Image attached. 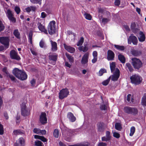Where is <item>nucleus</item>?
<instances>
[{"instance_id":"obj_10","label":"nucleus","mask_w":146,"mask_h":146,"mask_svg":"<svg viewBox=\"0 0 146 146\" xmlns=\"http://www.w3.org/2000/svg\"><path fill=\"white\" fill-rule=\"evenodd\" d=\"M10 56L11 59H14L17 61H19L21 59V58L18 54L17 52L14 50H12L10 51Z\"/></svg>"},{"instance_id":"obj_27","label":"nucleus","mask_w":146,"mask_h":146,"mask_svg":"<svg viewBox=\"0 0 146 146\" xmlns=\"http://www.w3.org/2000/svg\"><path fill=\"white\" fill-rule=\"evenodd\" d=\"M138 111L137 109L135 107H132L130 114L135 116L138 114Z\"/></svg>"},{"instance_id":"obj_28","label":"nucleus","mask_w":146,"mask_h":146,"mask_svg":"<svg viewBox=\"0 0 146 146\" xmlns=\"http://www.w3.org/2000/svg\"><path fill=\"white\" fill-rule=\"evenodd\" d=\"M34 137L35 139H40L43 142H46L47 141L46 139L43 136L35 135H34Z\"/></svg>"},{"instance_id":"obj_51","label":"nucleus","mask_w":146,"mask_h":146,"mask_svg":"<svg viewBox=\"0 0 146 146\" xmlns=\"http://www.w3.org/2000/svg\"><path fill=\"white\" fill-rule=\"evenodd\" d=\"M15 11L17 14H19L21 11V9L20 7L18 6H16L14 9Z\"/></svg>"},{"instance_id":"obj_14","label":"nucleus","mask_w":146,"mask_h":146,"mask_svg":"<svg viewBox=\"0 0 146 146\" xmlns=\"http://www.w3.org/2000/svg\"><path fill=\"white\" fill-rule=\"evenodd\" d=\"M37 25L40 31L44 32L45 34H48L47 30H46L45 29L44 24H42L41 23L38 22L37 24Z\"/></svg>"},{"instance_id":"obj_36","label":"nucleus","mask_w":146,"mask_h":146,"mask_svg":"<svg viewBox=\"0 0 146 146\" xmlns=\"http://www.w3.org/2000/svg\"><path fill=\"white\" fill-rule=\"evenodd\" d=\"M66 56L67 58L69 60V61L70 62L72 63L74 62V58L68 54L66 53Z\"/></svg>"},{"instance_id":"obj_60","label":"nucleus","mask_w":146,"mask_h":146,"mask_svg":"<svg viewBox=\"0 0 146 146\" xmlns=\"http://www.w3.org/2000/svg\"><path fill=\"white\" fill-rule=\"evenodd\" d=\"M123 27L125 29V30L127 31H130V29L128 26L127 25H124Z\"/></svg>"},{"instance_id":"obj_25","label":"nucleus","mask_w":146,"mask_h":146,"mask_svg":"<svg viewBox=\"0 0 146 146\" xmlns=\"http://www.w3.org/2000/svg\"><path fill=\"white\" fill-rule=\"evenodd\" d=\"M118 60L122 63H125V58L124 56L121 54H119L118 56Z\"/></svg>"},{"instance_id":"obj_58","label":"nucleus","mask_w":146,"mask_h":146,"mask_svg":"<svg viewBox=\"0 0 146 146\" xmlns=\"http://www.w3.org/2000/svg\"><path fill=\"white\" fill-rule=\"evenodd\" d=\"M2 71L6 74L7 75L9 74V73L7 70V68L6 67H4L3 68L2 70Z\"/></svg>"},{"instance_id":"obj_62","label":"nucleus","mask_w":146,"mask_h":146,"mask_svg":"<svg viewBox=\"0 0 146 146\" xmlns=\"http://www.w3.org/2000/svg\"><path fill=\"white\" fill-rule=\"evenodd\" d=\"M109 21V20L106 18H103L102 20V22L105 24Z\"/></svg>"},{"instance_id":"obj_2","label":"nucleus","mask_w":146,"mask_h":146,"mask_svg":"<svg viewBox=\"0 0 146 146\" xmlns=\"http://www.w3.org/2000/svg\"><path fill=\"white\" fill-rule=\"evenodd\" d=\"M27 103V101L26 100L22 101L20 105L21 114L24 117L27 116L30 114V111L26 105Z\"/></svg>"},{"instance_id":"obj_38","label":"nucleus","mask_w":146,"mask_h":146,"mask_svg":"<svg viewBox=\"0 0 146 146\" xmlns=\"http://www.w3.org/2000/svg\"><path fill=\"white\" fill-rule=\"evenodd\" d=\"M127 100L128 102L130 103L133 102H134V99L132 98L131 95L130 94L127 95Z\"/></svg>"},{"instance_id":"obj_8","label":"nucleus","mask_w":146,"mask_h":146,"mask_svg":"<svg viewBox=\"0 0 146 146\" xmlns=\"http://www.w3.org/2000/svg\"><path fill=\"white\" fill-rule=\"evenodd\" d=\"M10 39L8 37H0V43L4 45L6 49L8 48L9 46Z\"/></svg>"},{"instance_id":"obj_64","label":"nucleus","mask_w":146,"mask_h":146,"mask_svg":"<svg viewBox=\"0 0 146 146\" xmlns=\"http://www.w3.org/2000/svg\"><path fill=\"white\" fill-rule=\"evenodd\" d=\"M115 5L116 6H119L120 4L119 0H115L114 2Z\"/></svg>"},{"instance_id":"obj_39","label":"nucleus","mask_w":146,"mask_h":146,"mask_svg":"<svg viewBox=\"0 0 146 146\" xmlns=\"http://www.w3.org/2000/svg\"><path fill=\"white\" fill-rule=\"evenodd\" d=\"M115 129L119 131H120L122 127L121 126V124L119 123H117L115 124Z\"/></svg>"},{"instance_id":"obj_63","label":"nucleus","mask_w":146,"mask_h":146,"mask_svg":"<svg viewBox=\"0 0 146 146\" xmlns=\"http://www.w3.org/2000/svg\"><path fill=\"white\" fill-rule=\"evenodd\" d=\"M46 14L44 12H42L41 13V17L42 18H44L46 17Z\"/></svg>"},{"instance_id":"obj_43","label":"nucleus","mask_w":146,"mask_h":146,"mask_svg":"<svg viewBox=\"0 0 146 146\" xmlns=\"http://www.w3.org/2000/svg\"><path fill=\"white\" fill-rule=\"evenodd\" d=\"M106 70L104 68H102L99 71L98 76H101L103 75L104 73H106Z\"/></svg>"},{"instance_id":"obj_50","label":"nucleus","mask_w":146,"mask_h":146,"mask_svg":"<svg viewBox=\"0 0 146 146\" xmlns=\"http://www.w3.org/2000/svg\"><path fill=\"white\" fill-rule=\"evenodd\" d=\"M135 129L134 127H132L130 129V133L129 134V135L130 136H132L135 131Z\"/></svg>"},{"instance_id":"obj_20","label":"nucleus","mask_w":146,"mask_h":146,"mask_svg":"<svg viewBox=\"0 0 146 146\" xmlns=\"http://www.w3.org/2000/svg\"><path fill=\"white\" fill-rule=\"evenodd\" d=\"M33 131L35 133L39 135H45L46 133V131L45 130H41L39 129L36 128L34 129Z\"/></svg>"},{"instance_id":"obj_3","label":"nucleus","mask_w":146,"mask_h":146,"mask_svg":"<svg viewBox=\"0 0 146 146\" xmlns=\"http://www.w3.org/2000/svg\"><path fill=\"white\" fill-rule=\"evenodd\" d=\"M73 131L72 130L66 128L62 130L63 136L64 139L67 141L70 142L71 140V137L72 136Z\"/></svg>"},{"instance_id":"obj_21","label":"nucleus","mask_w":146,"mask_h":146,"mask_svg":"<svg viewBox=\"0 0 146 146\" xmlns=\"http://www.w3.org/2000/svg\"><path fill=\"white\" fill-rule=\"evenodd\" d=\"M125 68L127 71L130 72H132L134 71V69L131 64L129 63H127L125 65Z\"/></svg>"},{"instance_id":"obj_49","label":"nucleus","mask_w":146,"mask_h":146,"mask_svg":"<svg viewBox=\"0 0 146 146\" xmlns=\"http://www.w3.org/2000/svg\"><path fill=\"white\" fill-rule=\"evenodd\" d=\"M22 133L23 132L20 130H15L13 131V134L15 135H19Z\"/></svg>"},{"instance_id":"obj_18","label":"nucleus","mask_w":146,"mask_h":146,"mask_svg":"<svg viewBox=\"0 0 146 146\" xmlns=\"http://www.w3.org/2000/svg\"><path fill=\"white\" fill-rule=\"evenodd\" d=\"M47 118L46 116V114L44 113H42L40 118V122L42 124L45 123L47 122Z\"/></svg>"},{"instance_id":"obj_26","label":"nucleus","mask_w":146,"mask_h":146,"mask_svg":"<svg viewBox=\"0 0 146 146\" xmlns=\"http://www.w3.org/2000/svg\"><path fill=\"white\" fill-rule=\"evenodd\" d=\"M50 42L52 45L51 49L52 51H56L57 50V43L56 42H53L52 40H51Z\"/></svg>"},{"instance_id":"obj_16","label":"nucleus","mask_w":146,"mask_h":146,"mask_svg":"<svg viewBox=\"0 0 146 146\" xmlns=\"http://www.w3.org/2000/svg\"><path fill=\"white\" fill-rule=\"evenodd\" d=\"M132 54L134 56L138 57L141 55L142 52L141 50L133 49L131 51Z\"/></svg>"},{"instance_id":"obj_54","label":"nucleus","mask_w":146,"mask_h":146,"mask_svg":"<svg viewBox=\"0 0 146 146\" xmlns=\"http://www.w3.org/2000/svg\"><path fill=\"white\" fill-rule=\"evenodd\" d=\"M113 135L114 137L117 138H118L120 137L119 134L116 132H113Z\"/></svg>"},{"instance_id":"obj_59","label":"nucleus","mask_w":146,"mask_h":146,"mask_svg":"<svg viewBox=\"0 0 146 146\" xmlns=\"http://www.w3.org/2000/svg\"><path fill=\"white\" fill-rule=\"evenodd\" d=\"M35 83L36 81L34 78L30 82V83L32 86H34L35 85Z\"/></svg>"},{"instance_id":"obj_12","label":"nucleus","mask_w":146,"mask_h":146,"mask_svg":"<svg viewBox=\"0 0 146 146\" xmlns=\"http://www.w3.org/2000/svg\"><path fill=\"white\" fill-rule=\"evenodd\" d=\"M128 42L129 44H130L131 43L135 45H137L138 43V40L137 37L134 35L130 36L128 39Z\"/></svg>"},{"instance_id":"obj_31","label":"nucleus","mask_w":146,"mask_h":146,"mask_svg":"<svg viewBox=\"0 0 146 146\" xmlns=\"http://www.w3.org/2000/svg\"><path fill=\"white\" fill-rule=\"evenodd\" d=\"M110 66L111 72V73L113 72L114 70H115V63L114 62H112L110 64Z\"/></svg>"},{"instance_id":"obj_57","label":"nucleus","mask_w":146,"mask_h":146,"mask_svg":"<svg viewBox=\"0 0 146 146\" xmlns=\"http://www.w3.org/2000/svg\"><path fill=\"white\" fill-rule=\"evenodd\" d=\"M106 137L108 138V139H110L111 138V136H110V131H107L106 132Z\"/></svg>"},{"instance_id":"obj_47","label":"nucleus","mask_w":146,"mask_h":146,"mask_svg":"<svg viewBox=\"0 0 146 146\" xmlns=\"http://www.w3.org/2000/svg\"><path fill=\"white\" fill-rule=\"evenodd\" d=\"M110 80V77L107 80H104L102 82V84L104 86H106L109 83Z\"/></svg>"},{"instance_id":"obj_41","label":"nucleus","mask_w":146,"mask_h":146,"mask_svg":"<svg viewBox=\"0 0 146 146\" xmlns=\"http://www.w3.org/2000/svg\"><path fill=\"white\" fill-rule=\"evenodd\" d=\"M84 41V38L83 37H81L80 40H79L77 44V45L79 46L82 45Z\"/></svg>"},{"instance_id":"obj_9","label":"nucleus","mask_w":146,"mask_h":146,"mask_svg":"<svg viewBox=\"0 0 146 146\" xmlns=\"http://www.w3.org/2000/svg\"><path fill=\"white\" fill-rule=\"evenodd\" d=\"M6 15L10 22L13 23H15L16 22V18L14 17L12 11L9 9L7 10Z\"/></svg>"},{"instance_id":"obj_13","label":"nucleus","mask_w":146,"mask_h":146,"mask_svg":"<svg viewBox=\"0 0 146 146\" xmlns=\"http://www.w3.org/2000/svg\"><path fill=\"white\" fill-rule=\"evenodd\" d=\"M115 54L114 52L111 50H109L107 52V59L109 61L114 60Z\"/></svg>"},{"instance_id":"obj_53","label":"nucleus","mask_w":146,"mask_h":146,"mask_svg":"<svg viewBox=\"0 0 146 146\" xmlns=\"http://www.w3.org/2000/svg\"><path fill=\"white\" fill-rule=\"evenodd\" d=\"M98 12L99 13L102 14H103L104 13H105V11L101 7L98 8Z\"/></svg>"},{"instance_id":"obj_30","label":"nucleus","mask_w":146,"mask_h":146,"mask_svg":"<svg viewBox=\"0 0 146 146\" xmlns=\"http://www.w3.org/2000/svg\"><path fill=\"white\" fill-rule=\"evenodd\" d=\"M13 34L15 37L18 39L20 38V34L19 32L18 29H16L14 31Z\"/></svg>"},{"instance_id":"obj_55","label":"nucleus","mask_w":146,"mask_h":146,"mask_svg":"<svg viewBox=\"0 0 146 146\" xmlns=\"http://www.w3.org/2000/svg\"><path fill=\"white\" fill-rule=\"evenodd\" d=\"M45 45V43L44 41L41 40L39 42L40 46L41 48H43L44 47Z\"/></svg>"},{"instance_id":"obj_44","label":"nucleus","mask_w":146,"mask_h":146,"mask_svg":"<svg viewBox=\"0 0 146 146\" xmlns=\"http://www.w3.org/2000/svg\"><path fill=\"white\" fill-rule=\"evenodd\" d=\"M130 27L131 29L133 32L136 30L137 29L135 28L136 24L135 22H133L131 23Z\"/></svg>"},{"instance_id":"obj_22","label":"nucleus","mask_w":146,"mask_h":146,"mask_svg":"<svg viewBox=\"0 0 146 146\" xmlns=\"http://www.w3.org/2000/svg\"><path fill=\"white\" fill-rule=\"evenodd\" d=\"M67 117L72 122H74L76 120L75 117L74 115L71 112H69L68 113Z\"/></svg>"},{"instance_id":"obj_56","label":"nucleus","mask_w":146,"mask_h":146,"mask_svg":"<svg viewBox=\"0 0 146 146\" xmlns=\"http://www.w3.org/2000/svg\"><path fill=\"white\" fill-rule=\"evenodd\" d=\"M4 132L3 127L2 125L0 123V135H2L3 134Z\"/></svg>"},{"instance_id":"obj_52","label":"nucleus","mask_w":146,"mask_h":146,"mask_svg":"<svg viewBox=\"0 0 146 146\" xmlns=\"http://www.w3.org/2000/svg\"><path fill=\"white\" fill-rule=\"evenodd\" d=\"M35 144L36 146H42L43 144L41 141L38 140H36L35 142Z\"/></svg>"},{"instance_id":"obj_29","label":"nucleus","mask_w":146,"mask_h":146,"mask_svg":"<svg viewBox=\"0 0 146 146\" xmlns=\"http://www.w3.org/2000/svg\"><path fill=\"white\" fill-rule=\"evenodd\" d=\"M132 108V107L129 106L125 107L124 108V112L127 114H130Z\"/></svg>"},{"instance_id":"obj_33","label":"nucleus","mask_w":146,"mask_h":146,"mask_svg":"<svg viewBox=\"0 0 146 146\" xmlns=\"http://www.w3.org/2000/svg\"><path fill=\"white\" fill-rule=\"evenodd\" d=\"M87 142H82L79 143H77L73 145H70L69 146H88Z\"/></svg>"},{"instance_id":"obj_6","label":"nucleus","mask_w":146,"mask_h":146,"mask_svg":"<svg viewBox=\"0 0 146 146\" xmlns=\"http://www.w3.org/2000/svg\"><path fill=\"white\" fill-rule=\"evenodd\" d=\"M55 21H52L50 22L47 27L48 33L50 35L54 34L56 33V29L55 25Z\"/></svg>"},{"instance_id":"obj_17","label":"nucleus","mask_w":146,"mask_h":146,"mask_svg":"<svg viewBox=\"0 0 146 146\" xmlns=\"http://www.w3.org/2000/svg\"><path fill=\"white\" fill-rule=\"evenodd\" d=\"M25 140L22 137L20 138L17 141V143L15 144V146H24L25 145Z\"/></svg>"},{"instance_id":"obj_42","label":"nucleus","mask_w":146,"mask_h":146,"mask_svg":"<svg viewBox=\"0 0 146 146\" xmlns=\"http://www.w3.org/2000/svg\"><path fill=\"white\" fill-rule=\"evenodd\" d=\"M141 104L143 106H146V96L145 94L142 97Z\"/></svg>"},{"instance_id":"obj_37","label":"nucleus","mask_w":146,"mask_h":146,"mask_svg":"<svg viewBox=\"0 0 146 146\" xmlns=\"http://www.w3.org/2000/svg\"><path fill=\"white\" fill-rule=\"evenodd\" d=\"M33 35V33L32 32H30L29 34L28 39L29 42L31 44H32V36Z\"/></svg>"},{"instance_id":"obj_45","label":"nucleus","mask_w":146,"mask_h":146,"mask_svg":"<svg viewBox=\"0 0 146 146\" xmlns=\"http://www.w3.org/2000/svg\"><path fill=\"white\" fill-rule=\"evenodd\" d=\"M7 76L12 81L16 82L17 80L13 75L9 74L7 75Z\"/></svg>"},{"instance_id":"obj_19","label":"nucleus","mask_w":146,"mask_h":146,"mask_svg":"<svg viewBox=\"0 0 146 146\" xmlns=\"http://www.w3.org/2000/svg\"><path fill=\"white\" fill-rule=\"evenodd\" d=\"M64 46L65 49L70 53H73L74 52L75 49L74 48L68 46L65 44H64Z\"/></svg>"},{"instance_id":"obj_61","label":"nucleus","mask_w":146,"mask_h":146,"mask_svg":"<svg viewBox=\"0 0 146 146\" xmlns=\"http://www.w3.org/2000/svg\"><path fill=\"white\" fill-rule=\"evenodd\" d=\"M107 144L106 143L100 142L98 144V146H106Z\"/></svg>"},{"instance_id":"obj_7","label":"nucleus","mask_w":146,"mask_h":146,"mask_svg":"<svg viewBox=\"0 0 146 146\" xmlns=\"http://www.w3.org/2000/svg\"><path fill=\"white\" fill-rule=\"evenodd\" d=\"M58 55L56 53H50L48 56L49 63L54 65L56 63Z\"/></svg>"},{"instance_id":"obj_35","label":"nucleus","mask_w":146,"mask_h":146,"mask_svg":"<svg viewBox=\"0 0 146 146\" xmlns=\"http://www.w3.org/2000/svg\"><path fill=\"white\" fill-rule=\"evenodd\" d=\"M97 125L98 131L100 132L102 131L103 130V124L101 123H99L97 124Z\"/></svg>"},{"instance_id":"obj_4","label":"nucleus","mask_w":146,"mask_h":146,"mask_svg":"<svg viewBox=\"0 0 146 146\" xmlns=\"http://www.w3.org/2000/svg\"><path fill=\"white\" fill-rule=\"evenodd\" d=\"M131 60L132 64L135 69L139 70L143 66V63L139 58L135 57Z\"/></svg>"},{"instance_id":"obj_32","label":"nucleus","mask_w":146,"mask_h":146,"mask_svg":"<svg viewBox=\"0 0 146 146\" xmlns=\"http://www.w3.org/2000/svg\"><path fill=\"white\" fill-rule=\"evenodd\" d=\"M115 47L117 50L123 51L125 49V47L123 46H120L119 45L115 44L114 45Z\"/></svg>"},{"instance_id":"obj_15","label":"nucleus","mask_w":146,"mask_h":146,"mask_svg":"<svg viewBox=\"0 0 146 146\" xmlns=\"http://www.w3.org/2000/svg\"><path fill=\"white\" fill-rule=\"evenodd\" d=\"M89 54L88 52L86 53L83 56L81 60V63L82 64H85L88 62Z\"/></svg>"},{"instance_id":"obj_24","label":"nucleus","mask_w":146,"mask_h":146,"mask_svg":"<svg viewBox=\"0 0 146 146\" xmlns=\"http://www.w3.org/2000/svg\"><path fill=\"white\" fill-rule=\"evenodd\" d=\"M139 34L141 35L140 37L138 38L139 41L141 42L144 41L145 39V35L142 31H140L139 32Z\"/></svg>"},{"instance_id":"obj_40","label":"nucleus","mask_w":146,"mask_h":146,"mask_svg":"<svg viewBox=\"0 0 146 146\" xmlns=\"http://www.w3.org/2000/svg\"><path fill=\"white\" fill-rule=\"evenodd\" d=\"M53 135L54 137L57 138L59 135V132L58 130L57 129H55L53 132Z\"/></svg>"},{"instance_id":"obj_11","label":"nucleus","mask_w":146,"mask_h":146,"mask_svg":"<svg viewBox=\"0 0 146 146\" xmlns=\"http://www.w3.org/2000/svg\"><path fill=\"white\" fill-rule=\"evenodd\" d=\"M120 76V71L117 68H115V71L111 76V80L113 81H117Z\"/></svg>"},{"instance_id":"obj_34","label":"nucleus","mask_w":146,"mask_h":146,"mask_svg":"<svg viewBox=\"0 0 146 146\" xmlns=\"http://www.w3.org/2000/svg\"><path fill=\"white\" fill-rule=\"evenodd\" d=\"M30 2L33 4H38L41 5L42 0H30Z\"/></svg>"},{"instance_id":"obj_1","label":"nucleus","mask_w":146,"mask_h":146,"mask_svg":"<svg viewBox=\"0 0 146 146\" xmlns=\"http://www.w3.org/2000/svg\"><path fill=\"white\" fill-rule=\"evenodd\" d=\"M13 74L16 77L21 80H26L27 75L24 71H22L17 68L14 69L12 71Z\"/></svg>"},{"instance_id":"obj_48","label":"nucleus","mask_w":146,"mask_h":146,"mask_svg":"<svg viewBox=\"0 0 146 146\" xmlns=\"http://www.w3.org/2000/svg\"><path fill=\"white\" fill-rule=\"evenodd\" d=\"M85 18L89 20H91L92 18L91 16L89 14L86 13L84 14Z\"/></svg>"},{"instance_id":"obj_46","label":"nucleus","mask_w":146,"mask_h":146,"mask_svg":"<svg viewBox=\"0 0 146 146\" xmlns=\"http://www.w3.org/2000/svg\"><path fill=\"white\" fill-rule=\"evenodd\" d=\"M5 29V26L3 24V22L0 19V32L4 31Z\"/></svg>"},{"instance_id":"obj_5","label":"nucleus","mask_w":146,"mask_h":146,"mask_svg":"<svg viewBox=\"0 0 146 146\" xmlns=\"http://www.w3.org/2000/svg\"><path fill=\"white\" fill-rule=\"evenodd\" d=\"M130 78L131 83L135 85L140 84L142 80V77L136 74L132 75L130 76Z\"/></svg>"},{"instance_id":"obj_23","label":"nucleus","mask_w":146,"mask_h":146,"mask_svg":"<svg viewBox=\"0 0 146 146\" xmlns=\"http://www.w3.org/2000/svg\"><path fill=\"white\" fill-rule=\"evenodd\" d=\"M69 94V92H60L59 97L60 99H62L66 97Z\"/></svg>"}]
</instances>
